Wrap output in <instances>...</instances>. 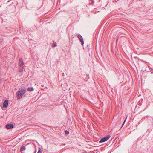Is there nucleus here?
I'll use <instances>...</instances> for the list:
<instances>
[{
    "label": "nucleus",
    "instance_id": "2eb2a0df",
    "mask_svg": "<svg viewBox=\"0 0 153 153\" xmlns=\"http://www.w3.org/2000/svg\"><path fill=\"white\" fill-rule=\"evenodd\" d=\"M2 82V80L1 79H0V83Z\"/></svg>",
    "mask_w": 153,
    "mask_h": 153
},
{
    "label": "nucleus",
    "instance_id": "f8f14e48",
    "mask_svg": "<svg viewBox=\"0 0 153 153\" xmlns=\"http://www.w3.org/2000/svg\"><path fill=\"white\" fill-rule=\"evenodd\" d=\"M37 153H42L41 149L40 148H39V150Z\"/></svg>",
    "mask_w": 153,
    "mask_h": 153
},
{
    "label": "nucleus",
    "instance_id": "f257e3e1",
    "mask_svg": "<svg viewBox=\"0 0 153 153\" xmlns=\"http://www.w3.org/2000/svg\"><path fill=\"white\" fill-rule=\"evenodd\" d=\"M26 88H19L16 93L17 97L18 99H20L22 97V95L25 92Z\"/></svg>",
    "mask_w": 153,
    "mask_h": 153
},
{
    "label": "nucleus",
    "instance_id": "9b49d317",
    "mask_svg": "<svg viewBox=\"0 0 153 153\" xmlns=\"http://www.w3.org/2000/svg\"><path fill=\"white\" fill-rule=\"evenodd\" d=\"M65 134L68 135L69 134V131L67 130H65Z\"/></svg>",
    "mask_w": 153,
    "mask_h": 153
},
{
    "label": "nucleus",
    "instance_id": "1a4fd4ad",
    "mask_svg": "<svg viewBox=\"0 0 153 153\" xmlns=\"http://www.w3.org/2000/svg\"><path fill=\"white\" fill-rule=\"evenodd\" d=\"M27 90L29 91H32L34 90V88L33 87H29L27 88Z\"/></svg>",
    "mask_w": 153,
    "mask_h": 153
},
{
    "label": "nucleus",
    "instance_id": "423d86ee",
    "mask_svg": "<svg viewBox=\"0 0 153 153\" xmlns=\"http://www.w3.org/2000/svg\"><path fill=\"white\" fill-rule=\"evenodd\" d=\"M87 47H92V43L90 42H87L85 43Z\"/></svg>",
    "mask_w": 153,
    "mask_h": 153
},
{
    "label": "nucleus",
    "instance_id": "7ed1b4c3",
    "mask_svg": "<svg viewBox=\"0 0 153 153\" xmlns=\"http://www.w3.org/2000/svg\"><path fill=\"white\" fill-rule=\"evenodd\" d=\"M78 37L80 41L81 42L82 45L83 46L84 43V41L81 35H78ZM83 47H84L83 46Z\"/></svg>",
    "mask_w": 153,
    "mask_h": 153
},
{
    "label": "nucleus",
    "instance_id": "6e6552de",
    "mask_svg": "<svg viewBox=\"0 0 153 153\" xmlns=\"http://www.w3.org/2000/svg\"><path fill=\"white\" fill-rule=\"evenodd\" d=\"M24 68L23 65H20V68H19V71L20 72H22L23 71Z\"/></svg>",
    "mask_w": 153,
    "mask_h": 153
},
{
    "label": "nucleus",
    "instance_id": "ddd939ff",
    "mask_svg": "<svg viewBox=\"0 0 153 153\" xmlns=\"http://www.w3.org/2000/svg\"><path fill=\"white\" fill-rule=\"evenodd\" d=\"M56 46V44L55 43H53L52 45V47H54Z\"/></svg>",
    "mask_w": 153,
    "mask_h": 153
},
{
    "label": "nucleus",
    "instance_id": "f03ea898",
    "mask_svg": "<svg viewBox=\"0 0 153 153\" xmlns=\"http://www.w3.org/2000/svg\"><path fill=\"white\" fill-rule=\"evenodd\" d=\"M110 137L111 136L110 135H108L106 137H104L101 138L100 141L99 142L100 143H101L106 141L109 139Z\"/></svg>",
    "mask_w": 153,
    "mask_h": 153
},
{
    "label": "nucleus",
    "instance_id": "20e7f679",
    "mask_svg": "<svg viewBox=\"0 0 153 153\" xmlns=\"http://www.w3.org/2000/svg\"><path fill=\"white\" fill-rule=\"evenodd\" d=\"M14 126L13 124H7L5 126V128L7 129H10L13 128Z\"/></svg>",
    "mask_w": 153,
    "mask_h": 153
},
{
    "label": "nucleus",
    "instance_id": "9d476101",
    "mask_svg": "<svg viewBox=\"0 0 153 153\" xmlns=\"http://www.w3.org/2000/svg\"><path fill=\"white\" fill-rule=\"evenodd\" d=\"M26 149V147L25 146H22L21 147L20 151H23Z\"/></svg>",
    "mask_w": 153,
    "mask_h": 153
},
{
    "label": "nucleus",
    "instance_id": "39448f33",
    "mask_svg": "<svg viewBox=\"0 0 153 153\" xmlns=\"http://www.w3.org/2000/svg\"><path fill=\"white\" fill-rule=\"evenodd\" d=\"M8 104V101L6 100L4 102L3 107L4 108H6L7 107Z\"/></svg>",
    "mask_w": 153,
    "mask_h": 153
},
{
    "label": "nucleus",
    "instance_id": "4468645a",
    "mask_svg": "<svg viewBox=\"0 0 153 153\" xmlns=\"http://www.w3.org/2000/svg\"><path fill=\"white\" fill-rule=\"evenodd\" d=\"M126 118L125 120L124 121L122 125V127L123 126V125L125 124V122H126Z\"/></svg>",
    "mask_w": 153,
    "mask_h": 153
},
{
    "label": "nucleus",
    "instance_id": "0eeeda50",
    "mask_svg": "<svg viewBox=\"0 0 153 153\" xmlns=\"http://www.w3.org/2000/svg\"><path fill=\"white\" fill-rule=\"evenodd\" d=\"M24 65V63L23 60L22 58H21L19 59V65Z\"/></svg>",
    "mask_w": 153,
    "mask_h": 153
}]
</instances>
